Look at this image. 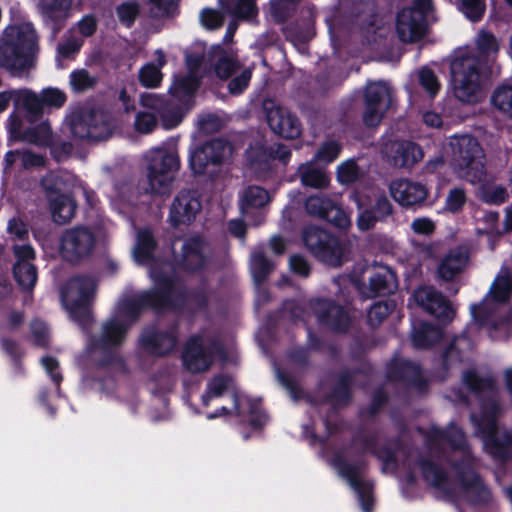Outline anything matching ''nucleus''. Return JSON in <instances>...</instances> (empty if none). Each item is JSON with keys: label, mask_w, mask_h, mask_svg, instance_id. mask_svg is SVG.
<instances>
[{"label": "nucleus", "mask_w": 512, "mask_h": 512, "mask_svg": "<svg viewBox=\"0 0 512 512\" xmlns=\"http://www.w3.org/2000/svg\"><path fill=\"white\" fill-rule=\"evenodd\" d=\"M332 464L338 470L340 476L345 478L357 493L362 510L372 512L374 485L371 481L363 480L361 477L366 468L365 461L350 463L342 453L337 452L332 458Z\"/></svg>", "instance_id": "9d476101"}, {"label": "nucleus", "mask_w": 512, "mask_h": 512, "mask_svg": "<svg viewBox=\"0 0 512 512\" xmlns=\"http://www.w3.org/2000/svg\"><path fill=\"white\" fill-rule=\"evenodd\" d=\"M462 344L469 347L471 344L469 338L463 335L456 336L445 347L441 354V369L444 373H448L452 367L463 362Z\"/></svg>", "instance_id": "72a5a7b5"}, {"label": "nucleus", "mask_w": 512, "mask_h": 512, "mask_svg": "<svg viewBox=\"0 0 512 512\" xmlns=\"http://www.w3.org/2000/svg\"><path fill=\"white\" fill-rule=\"evenodd\" d=\"M396 288V274L391 269L383 267L380 271L373 273L369 277L367 291H363V293L367 297L374 298L377 296L390 295Z\"/></svg>", "instance_id": "a878e982"}, {"label": "nucleus", "mask_w": 512, "mask_h": 512, "mask_svg": "<svg viewBox=\"0 0 512 512\" xmlns=\"http://www.w3.org/2000/svg\"><path fill=\"white\" fill-rule=\"evenodd\" d=\"M432 10V0H413L410 7L401 9L396 16L399 39L404 43L420 41L426 34L427 17Z\"/></svg>", "instance_id": "6e6552de"}, {"label": "nucleus", "mask_w": 512, "mask_h": 512, "mask_svg": "<svg viewBox=\"0 0 512 512\" xmlns=\"http://www.w3.org/2000/svg\"><path fill=\"white\" fill-rule=\"evenodd\" d=\"M464 385L475 394L482 393L493 387L494 381L490 377H481L475 370H467L463 374Z\"/></svg>", "instance_id": "603ef678"}, {"label": "nucleus", "mask_w": 512, "mask_h": 512, "mask_svg": "<svg viewBox=\"0 0 512 512\" xmlns=\"http://www.w3.org/2000/svg\"><path fill=\"white\" fill-rule=\"evenodd\" d=\"M149 276L152 288L142 291L149 310L156 314L182 311L186 308V287H177L176 276L169 274L159 265H151Z\"/></svg>", "instance_id": "20e7f679"}, {"label": "nucleus", "mask_w": 512, "mask_h": 512, "mask_svg": "<svg viewBox=\"0 0 512 512\" xmlns=\"http://www.w3.org/2000/svg\"><path fill=\"white\" fill-rule=\"evenodd\" d=\"M130 324L126 321L111 319L103 324L100 336H92L89 341L91 350H108L120 347L126 338Z\"/></svg>", "instance_id": "412c9836"}, {"label": "nucleus", "mask_w": 512, "mask_h": 512, "mask_svg": "<svg viewBox=\"0 0 512 512\" xmlns=\"http://www.w3.org/2000/svg\"><path fill=\"white\" fill-rule=\"evenodd\" d=\"M467 201V195L464 188L454 187L450 189L445 199V210L451 213L460 212Z\"/></svg>", "instance_id": "69168bd1"}, {"label": "nucleus", "mask_w": 512, "mask_h": 512, "mask_svg": "<svg viewBox=\"0 0 512 512\" xmlns=\"http://www.w3.org/2000/svg\"><path fill=\"white\" fill-rule=\"evenodd\" d=\"M69 83L71 89L74 92L82 93L94 88V86L97 84V78L91 76L89 72L84 68L75 69L70 73Z\"/></svg>", "instance_id": "8fccbe9b"}, {"label": "nucleus", "mask_w": 512, "mask_h": 512, "mask_svg": "<svg viewBox=\"0 0 512 512\" xmlns=\"http://www.w3.org/2000/svg\"><path fill=\"white\" fill-rule=\"evenodd\" d=\"M416 464L426 483L444 492L447 496L453 494V489L449 486V474L439 463L430 457H419Z\"/></svg>", "instance_id": "b1692460"}, {"label": "nucleus", "mask_w": 512, "mask_h": 512, "mask_svg": "<svg viewBox=\"0 0 512 512\" xmlns=\"http://www.w3.org/2000/svg\"><path fill=\"white\" fill-rule=\"evenodd\" d=\"M298 173L301 183L306 187L323 189L330 183L329 176L310 162L301 164L298 168Z\"/></svg>", "instance_id": "c9c22d12"}, {"label": "nucleus", "mask_w": 512, "mask_h": 512, "mask_svg": "<svg viewBox=\"0 0 512 512\" xmlns=\"http://www.w3.org/2000/svg\"><path fill=\"white\" fill-rule=\"evenodd\" d=\"M178 344V326L170 325L167 329H160L156 325H149L142 329L138 339L139 348L147 355L163 358L170 355Z\"/></svg>", "instance_id": "9b49d317"}, {"label": "nucleus", "mask_w": 512, "mask_h": 512, "mask_svg": "<svg viewBox=\"0 0 512 512\" xmlns=\"http://www.w3.org/2000/svg\"><path fill=\"white\" fill-rule=\"evenodd\" d=\"M424 157L422 148L413 141H403L397 145L394 154V165L400 168H410Z\"/></svg>", "instance_id": "473e14b6"}, {"label": "nucleus", "mask_w": 512, "mask_h": 512, "mask_svg": "<svg viewBox=\"0 0 512 512\" xmlns=\"http://www.w3.org/2000/svg\"><path fill=\"white\" fill-rule=\"evenodd\" d=\"M72 0H41L43 14L51 29L52 37L64 27L65 12L70 8Z\"/></svg>", "instance_id": "bb28decb"}, {"label": "nucleus", "mask_w": 512, "mask_h": 512, "mask_svg": "<svg viewBox=\"0 0 512 512\" xmlns=\"http://www.w3.org/2000/svg\"><path fill=\"white\" fill-rule=\"evenodd\" d=\"M395 303L388 300L375 302L367 312V324L376 328L393 312Z\"/></svg>", "instance_id": "09e8293b"}, {"label": "nucleus", "mask_w": 512, "mask_h": 512, "mask_svg": "<svg viewBox=\"0 0 512 512\" xmlns=\"http://www.w3.org/2000/svg\"><path fill=\"white\" fill-rule=\"evenodd\" d=\"M158 247V243L149 229L138 232L136 244L133 250L135 261L140 265H146L155 260L154 253Z\"/></svg>", "instance_id": "2f4dec72"}, {"label": "nucleus", "mask_w": 512, "mask_h": 512, "mask_svg": "<svg viewBox=\"0 0 512 512\" xmlns=\"http://www.w3.org/2000/svg\"><path fill=\"white\" fill-rule=\"evenodd\" d=\"M97 113L93 109L73 113L70 129L74 138L88 141L101 140L102 134L98 124Z\"/></svg>", "instance_id": "5701e85b"}, {"label": "nucleus", "mask_w": 512, "mask_h": 512, "mask_svg": "<svg viewBox=\"0 0 512 512\" xmlns=\"http://www.w3.org/2000/svg\"><path fill=\"white\" fill-rule=\"evenodd\" d=\"M21 139L39 146H51L52 129L50 123L47 120L41 121L37 125L25 129L21 135Z\"/></svg>", "instance_id": "ea45409f"}, {"label": "nucleus", "mask_w": 512, "mask_h": 512, "mask_svg": "<svg viewBox=\"0 0 512 512\" xmlns=\"http://www.w3.org/2000/svg\"><path fill=\"white\" fill-rule=\"evenodd\" d=\"M469 259L466 251L460 248L450 250L438 267V275L444 281H452L465 268Z\"/></svg>", "instance_id": "cd10ccee"}, {"label": "nucleus", "mask_w": 512, "mask_h": 512, "mask_svg": "<svg viewBox=\"0 0 512 512\" xmlns=\"http://www.w3.org/2000/svg\"><path fill=\"white\" fill-rule=\"evenodd\" d=\"M390 192L400 205L406 207L420 205L428 196V189L424 184L408 179L392 181Z\"/></svg>", "instance_id": "4be33fe9"}, {"label": "nucleus", "mask_w": 512, "mask_h": 512, "mask_svg": "<svg viewBox=\"0 0 512 512\" xmlns=\"http://www.w3.org/2000/svg\"><path fill=\"white\" fill-rule=\"evenodd\" d=\"M480 198L486 204L501 205L508 198L507 189L501 185L482 184L480 188Z\"/></svg>", "instance_id": "3c124183"}, {"label": "nucleus", "mask_w": 512, "mask_h": 512, "mask_svg": "<svg viewBox=\"0 0 512 512\" xmlns=\"http://www.w3.org/2000/svg\"><path fill=\"white\" fill-rule=\"evenodd\" d=\"M342 150L341 145L334 140L324 142L317 150L314 159L325 164L335 161Z\"/></svg>", "instance_id": "0e129e2a"}, {"label": "nucleus", "mask_w": 512, "mask_h": 512, "mask_svg": "<svg viewBox=\"0 0 512 512\" xmlns=\"http://www.w3.org/2000/svg\"><path fill=\"white\" fill-rule=\"evenodd\" d=\"M433 440L443 441L454 451L463 452V456L451 463L456 472L459 484L464 492L471 495V502L476 505H486L491 501L492 494L484 483L481 475L475 470V460L468 450L463 430L451 423L447 428H433Z\"/></svg>", "instance_id": "f257e3e1"}, {"label": "nucleus", "mask_w": 512, "mask_h": 512, "mask_svg": "<svg viewBox=\"0 0 512 512\" xmlns=\"http://www.w3.org/2000/svg\"><path fill=\"white\" fill-rule=\"evenodd\" d=\"M49 208L56 224L68 223L75 215L77 203L70 194L49 197Z\"/></svg>", "instance_id": "7c9ffc66"}, {"label": "nucleus", "mask_w": 512, "mask_h": 512, "mask_svg": "<svg viewBox=\"0 0 512 512\" xmlns=\"http://www.w3.org/2000/svg\"><path fill=\"white\" fill-rule=\"evenodd\" d=\"M303 242L311 255L329 267H340L344 262L345 246L329 231L315 225L305 227Z\"/></svg>", "instance_id": "423d86ee"}, {"label": "nucleus", "mask_w": 512, "mask_h": 512, "mask_svg": "<svg viewBox=\"0 0 512 512\" xmlns=\"http://www.w3.org/2000/svg\"><path fill=\"white\" fill-rule=\"evenodd\" d=\"M119 22L126 28H131L140 15V5L136 1H126L116 7Z\"/></svg>", "instance_id": "5fc2aeb1"}, {"label": "nucleus", "mask_w": 512, "mask_h": 512, "mask_svg": "<svg viewBox=\"0 0 512 512\" xmlns=\"http://www.w3.org/2000/svg\"><path fill=\"white\" fill-rule=\"evenodd\" d=\"M487 452L494 458L507 460L509 457V441L500 440L498 433L482 438Z\"/></svg>", "instance_id": "4d7b16f0"}, {"label": "nucleus", "mask_w": 512, "mask_h": 512, "mask_svg": "<svg viewBox=\"0 0 512 512\" xmlns=\"http://www.w3.org/2000/svg\"><path fill=\"white\" fill-rule=\"evenodd\" d=\"M206 247L207 243L201 235H193L185 239L178 260L179 268L188 274L205 270L210 262Z\"/></svg>", "instance_id": "a211bd4d"}, {"label": "nucleus", "mask_w": 512, "mask_h": 512, "mask_svg": "<svg viewBox=\"0 0 512 512\" xmlns=\"http://www.w3.org/2000/svg\"><path fill=\"white\" fill-rule=\"evenodd\" d=\"M442 338L443 329L439 325L423 321L414 328L411 341L416 349H429L440 342Z\"/></svg>", "instance_id": "c85d7f7f"}, {"label": "nucleus", "mask_w": 512, "mask_h": 512, "mask_svg": "<svg viewBox=\"0 0 512 512\" xmlns=\"http://www.w3.org/2000/svg\"><path fill=\"white\" fill-rule=\"evenodd\" d=\"M12 273L14 280L21 291H33L38 280V270L33 263L22 265L14 264L12 268Z\"/></svg>", "instance_id": "4c0bfd02"}, {"label": "nucleus", "mask_w": 512, "mask_h": 512, "mask_svg": "<svg viewBox=\"0 0 512 512\" xmlns=\"http://www.w3.org/2000/svg\"><path fill=\"white\" fill-rule=\"evenodd\" d=\"M386 377L391 382H401L419 392H425L428 389V381L423 375L421 366L399 356H394L387 363Z\"/></svg>", "instance_id": "f3484780"}, {"label": "nucleus", "mask_w": 512, "mask_h": 512, "mask_svg": "<svg viewBox=\"0 0 512 512\" xmlns=\"http://www.w3.org/2000/svg\"><path fill=\"white\" fill-rule=\"evenodd\" d=\"M91 303L83 300H74L69 307L72 318L81 326H86L92 321Z\"/></svg>", "instance_id": "13d9d810"}, {"label": "nucleus", "mask_w": 512, "mask_h": 512, "mask_svg": "<svg viewBox=\"0 0 512 512\" xmlns=\"http://www.w3.org/2000/svg\"><path fill=\"white\" fill-rule=\"evenodd\" d=\"M492 105L512 119V86L502 84L491 95Z\"/></svg>", "instance_id": "de8ad7c7"}, {"label": "nucleus", "mask_w": 512, "mask_h": 512, "mask_svg": "<svg viewBox=\"0 0 512 512\" xmlns=\"http://www.w3.org/2000/svg\"><path fill=\"white\" fill-rule=\"evenodd\" d=\"M200 87L199 79L191 74L175 77L170 93L178 98L193 96Z\"/></svg>", "instance_id": "a18cd8bd"}, {"label": "nucleus", "mask_w": 512, "mask_h": 512, "mask_svg": "<svg viewBox=\"0 0 512 512\" xmlns=\"http://www.w3.org/2000/svg\"><path fill=\"white\" fill-rule=\"evenodd\" d=\"M419 85L430 98H435L441 88V84L435 72L428 67H422L418 73Z\"/></svg>", "instance_id": "6e6d98bb"}, {"label": "nucleus", "mask_w": 512, "mask_h": 512, "mask_svg": "<svg viewBox=\"0 0 512 512\" xmlns=\"http://www.w3.org/2000/svg\"><path fill=\"white\" fill-rule=\"evenodd\" d=\"M489 292L495 302H507L512 293V277L509 275L496 277Z\"/></svg>", "instance_id": "864d4df0"}, {"label": "nucleus", "mask_w": 512, "mask_h": 512, "mask_svg": "<svg viewBox=\"0 0 512 512\" xmlns=\"http://www.w3.org/2000/svg\"><path fill=\"white\" fill-rule=\"evenodd\" d=\"M37 52V34L31 26H8L0 38V67L21 76L35 66Z\"/></svg>", "instance_id": "f03ea898"}, {"label": "nucleus", "mask_w": 512, "mask_h": 512, "mask_svg": "<svg viewBox=\"0 0 512 512\" xmlns=\"http://www.w3.org/2000/svg\"><path fill=\"white\" fill-rule=\"evenodd\" d=\"M15 108L26 112L30 122L39 121L43 116V105L40 95L29 89H16Z\"/></svg>", "instance_id": "c756f323"}, {"label": "nucleus", "mask_w": 512, "mask_h": 512, "mask_svg": "<svg viewBox=\"0 0 512 512\" xmlns=\"http://www.w3.org/2000/svg\"><path fill=\"white\" fill-rule=\"evenodd\" d=\"M334 201L325 195H310L305 200V211L308 215L324 219L329 213V209L332 208Z\"/></svg>", "instance_id": "49530a36"}, {"label": "nucleus", "mask_w": 512, "mask_h": 512, "mask_svg": "<svg viewBox=\"0 0 512 512\" xmlns=\"http://www.w3.org/2000/svg\"><path fill=\"white\" fill-rule=\"evenodd\" d=\"M210 305L209 291L207 288L206 280L203 281L201 286L186 289V307L192 312H201L208 309Z\"/></svg>", "instance_id": "c03bdc74"}, {"label": "nucleus", "mask_w": 512, "mask_h": 512, "mask_svg": "<svg viewBox=\"0 0 512 512\" xmlns=\"http://www.w3.org/2000/svg\"><path fill=\"white\" fill-rule=\"evenodd\" d=\"M231 150L229 141L225 139L208 140L190 153L189 167L194 175H204L209 166H222Z\"/></svg>", "instance_id": "ddd939ff"}, {"label": "nucleus", "mask_w": 512, "mask_h": 512, "mask_svg": "<svg viewBox=\"0 0 512 512\" xmlns=\"http://www.w3.org/2000/svg\"><path fill=\"white\" fill-rule=\"evenodd\" d=\"M353 198L359 210L357 227L360 231L373 229L378 222H386L394 213L393 204L385 194L377 196L374 203L366 196L355 194Z\"/></svg>", "instance_id": "2eb2a0df"}, {"label": "nucleus", "mask_w": 512, "mask_h": 512, "mask_svg": "<svg viewBox=\"0 0 512 512\" xmlns=\"http://www.w3.org/2000/svg\"><path fill=\"white\" fill-rule=\"evenodd\" d=\"M147 180L149 191L155 195H166L170 193L175 173L180 166L177 154L165 149H156L147 156Z\"/></svg>", "instance_id": "0eeeda50"}, {"label": "nucleus", "mask_w": 512, "mask_h": 512, "mask_svg": "<svg viewBox=\"0 0 512 512\" xmlns=\"http://www.w3.org/2000/svg\"><path fill=\"white\" fill-rule=\"evenodd\" d=\"M265 110L268 126L276 135L285 139H296L301 135L302 125L295 114L280 106L265 107Z\"/></svg>", "instance_id": "6ab92c4d"}, {"label": "nucleus", "mask_w": 512, "mask_h": 512, "mask_svg": "<svg viewBox=\"0 0 512 512\" xmlns=\"http://www.w3.org/2000/svg\"><path fill=\"white\" fill-rule=\"evenodd\" d=\"M68 287L77 292L76 300L92 302L97 290V283L92 276L75 275L69 280Z\"/></svg>", "instance_id": "a19ab883"}, {"label": "nucleus", "mask_w": 512, "mask_h": 512, "mask_svg": "<svg viewBox=\"0 0 512 512\" xmlns=\"http://www.w3.org/2000/svg\"><path fill=\"white\" fill-rule=\"evenodd\" d=\"M216 348H220V344L217 342L205 345L201 335L190 336L182 351L183 366L192 374L209 370L214 362Z\"/></svg>", "instance_id": "dca6fc26"}, {"label": "nucleus", "mask_w": 512, "mask_h": 512, "mask_svg": "<svg viewBox=\"0 0 512 512\" xmlns=\"http://www.w3.org/2000/svg\"><path fill=\"white\" fill-rule=\"evenodd\" d=\"M220 8L236 19L248 20L258 14L256 0H219Z\"/></svg>", "instance_id": "f704fd0d"}, {"label": "nucleus", "mask_w": 512, "mask_h": 512, "mask_svg": "<svg viewBox=\"0 0 512 512\" xmlns=\"http://www.w3.org/2000/svg\"><path fill=\"white\" fill-rule=\"evenodd\" d=\"M359 178V167L354 160H347L337 168V180L341 184H352Z\"/></svg>", "instance_id": "338daca9"}, {"label": "nucleus", "mask_w": 512, "mask_h": 512, "mask_svg": "<svg viewBox=\"0 0 512 512\" xmlns=\"http://www.w3.org/2000/svg\"><path fill=\"white\" fill-rule=\"evenodd\" d=\"M250 268L254 281L262 284L273 271L274 264L263 251H256L251 256Z\"/></svg>", "instance_id": "37998d69"}, {"label": "nucleus", "mask_w": 512, "mask_h": 512, "mask_svg": "<svg viewBox=\"0 0 512 512\" xmlns=\"http://www.w3.org/2000/svg\"><path fill=\"white\" fill-rule=\"evenodd\" d=\"M270 201L269 193L260 186H248L241 197L240 207L242 212H246L252 208H261Z\"/></svg>", "instance_id": "79ce46f5"}, {"label": "nucleus", "mask_w": 512, "mask_h": 512, "mask_svg": "<svg viewBox=\"0 0 512 512\" xmlns=\"http://www.w3.org/2000/svg\"><path fill=\"white\" fill-rule=\"evenodd\" d=\"M96 242V236L89 227L74 226L61 234L59 252L65 262L78 265L90 258Z\"/></svg>", "instance_id": "1a4fd4ad"}, {"label": "nucleus", "mask_w": 512, "mask_h": 512, "mask_svg": "<svg viewBox=\"0 0 512 512\" xmlns=\"http://www.w3.org/2000/svg\"><path fill=\"white\" fill-rule=\"evenodd\" d=\"M149 14L155 19H170L179 14L180 0H142Z\"/></svg>", "instance_id": "58836bf2"}, {"label": "nucleus", "mask_w": 512, "mask_h": 512, "mask_svg": "<svg viewBox=\"0 0 512 512\" xmlns=\"http://www.w3.org/2000/svg\"><path fill=\"white\" fill-rule=\"evenodd\" d=\"M359 372L360 371L358 369H342L337 376V382L326 395L327 402H331L335 406L348 405L352 400V385L354 378Z\"/></svg>", "instance_id": "393cba45"}, {"label": "nucleus", "mask_w": 512, "mask_h": 512, "mask_svg": "<svg viewBox=\"0 0 512 512\" xmlns=\"http://www.w3.org/2000/svg\"><path fill=\"white\" fill-rule=\"evenodd\" d=\"M459 10L472 22L482 19L485 12V0H458Z\"/></svg>", "instance_id": "bf43d9fd"}, {"label": "nucleus", "mask_w": 512, "mask_h": 512, "mask_svg": "<svg viewBox=\"0 0 512 512\" xmlns=\"http://www.w3.org/2000/svg\"><path fill=\"white\" fill-rule=\"evenodd\" d=\"M139 81L144 87L156 88L162 81L161 70L154 63H147L139 71Z\"/></svg>", "instance_id": "052dcab7"}, {"label": "nucleus", "mask_w": 512, "mask_h": 512, "mask_svg": "<svg viewBox=\"0 0 512 512\" xmlns=\"http://www.w3.org/2000/svg\"><path fill=\"white\" fill-rule=\"evenodd\" d=\"M416 299L430 315L437 319L439 306H444V311L449 310V299L440 291L435 289L423 290L416 294Z\"/></svg>", "instance_id": "e433bc0d"}, {"label": "nucleus", "mask_w": 512, "mask_h": 512, "mask_svg": "<svg viewBox=\"0 0 512 512\" xmlns=\"http://www.w3.org/2000/svg\"><path fill=\"white\" fill-rule=\"evenodd\" d=\"M202 210V199L196 189H182L174 197L168 214L171 227L189 226Z\"/></svg>", "instance_id": "4468645a"}, {"label": "nucleus", "mask_w": 512, "mask_h": 512, "mask_svg": "<svg viewBox=\"0 0 512 512\" xmlns=\"http://www.w3.org/2000/svg\"><path fill=\"white\" fill-rule=\"evenodd\" d=\"M30 330L33 344L40 348H48L50 344V332L47 324L42 320L35 319L30 323Z\"/></svg>", "instance_id": "680f3d73"}, {"label": "nucleus", "mask_w": 512, "mask_h": 512, "mask_svg": "<svg viewBox=\"0 0 512 512\" xmlns=\"http://www.w3.org/2000/svg\"><path fill=\"white\" fill-rule=\"evenodd\" d=\"M232 382V377L228 374H217L214 375L206 385V390L212 394L215 398L222 397Z\"/></svg>", "instance_id": "774afa93"}, {"label": "nucleus", "mask_w": 512, "mask_h": 512, "mask_svg": "<svg viewBox=\"0 0 512 512\" xmlns=\"http://www.w3.org/2000/svg\"><path fill=\"white\" fill-rule=\"evenodd\" d=\"M308 306L316 317L317 322L336 333H346L351 327L352 320L347 309L330 298H312Z\"/></svg>", "instance_id": "f8f14e48"}, {"label": "nucleus", "mask_w": 512, "mask_h": 512, "mask_svg": "<svg viewBox=\"0 0 512 512\" xmlns=\"http://www.w3.org/2000/svg\"><path fill=\"white\" fill-rule=\"evenodd\" d=\"M451 147V163L458 176L473 184L485 182V155L478 140L462 135L453 139Z\"/></svg>", "instance_id": "39448f33"}, {"label": "nucleus", "mask_w": 512, "mask_h": 512, "mask_svg": "<svg viewBox=\"0 0 512 512\" xmlns=\"http://www.w3.org/2000/svg\"><path fill=\"white\" fill-rule=\"evenodd\" d=\"M299 1L294 0H276L271 3V13L274 20L283 24L288 21L294 11V5Z\"/></svg>", "instance_id": "e2e57ef3"}, {"label": "nucleus", "mask_w": 512, "mask_h": 512, "mask_svg": "<svg viewBox=\"0 0 512 512\" xmlns=\"http://www.w3.org/2000/svg\"><path fill=\"white\" fill-rule=\"evenodd\" d=\"M450 74L452 93L459 102L475 105L485 98L479 59L468 54L455 57L450 63Z\"/></svg>", "instance_id": "7ed1b4c3"}, {"label": "nucleus", "mask_w": 512, "mask_h": 512, "mask_svg": "<svg viewBox=\"0 0 512 512\" xmlns=\"http://www.w3.org/2000/svg\"><path fill=\"white\" fill-rule=\"evenodd\" d=\"M387 96H389V91L382 82L367 85L364 92L365 110L363 113V123L366 127H376L381 123L384 115L382 104Z\"/></svg>", "instance_id": "aec40b11"}]
</instances>
